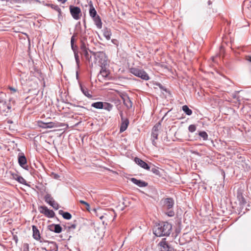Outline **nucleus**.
Listing matches in <instances>:
<instances>
[{
    "instance_id": "nucleus-51",
    "label": "nucleus",
    "mask_w": 251,
    "mask_h": 251,
    "mask_svg": "<svg viewBox=\"0 0 251 251\" xmlns=\"http://www.w3.org/2000/svg\"><path fill=\"white\" fill-rule=\"evenodd\" d=\"M152 140V144L153 146H156V142H155V140H154V139H151Z\"/></svg>"
},
{
    "instance_id": "nucleus-19",
    "label": "nucleus",
    "mask_w": 251,
    "mask_h": 251,
    "mask_svg": "<svg viewBox=\"0 0 251 251\" xmlns=\"http://www.w3.org/2000/svg\"><path fill=\"white\" fill-rule=\"evenodd\" d=\"M123 100V102L125 105L129 109L131 108L132 103L128 97H126V98H122Z\"/></svg>"
},
{
    "instance_id": "nucleus-20",
    "label": "nucleus",
    "mask_w": 251,
    "mask_h": 251,
    "mask_svg": "<svg viewBox=\"0 0 251 251\" xmlns=\"http://www.w3.org/2000/svg\"><path fill=\"white\" fill-rule=\"evenodd\" d=\"M59 214L61 215L64 219L70 220L72 218V215L68 212H64L62 210L59 211Z\"/></svg>"
},
{
    "instance_id": "nucleus-9",
    "label": "nucleus",
    "mask_w": 251,
    "mask_h": 251,
    "mask_svg": "<svg viewBox=\"0 0 251 251\" xmlns=\"http://www.w3.org/2000/svg\"><path fill=\"white\" fill-rule=\"evenodd\" d=\"M134 161L137 164H138L142 168L147 170H150V167L149 165L140 158L136 157L134 158Z\"/></svg>"
},
{
    "instance_id": "nucleus-16",
    "label": "nucleus",
    "mask_w": 251,
    "mask_h": 251,
    "mask_svg": "<svg viewBox=\"0 0 251 251\" xmlns=\"http://www.w3.org/2000/svg\"><path fill=\"white\" fill-rule=\"evenodd\" d=\"M97 28L100 29L102 27V22L99 16L92 18Z\"/></svg>"
},
{
    "instance_id": "nucleus-62",
    "label": "nucleus",
    "mask_w": 251,
    "mask_h": 251,
    "mask_svg": "<svg viewBox=\"0 0 251 251\" xmlns=\"http://www.w3.org/2000/svg\"><path fill=\"white\" fill-rule=\"evenodd\" d=\"M83 22H84V23L85 24V20H84Z\"/></svg>"
},
{
    "instance_id": "nucleus-14",
    "label": "nucleus",
    "mask_w": 251,
    "mask_h": 251,
    "mask_svg": "<svg viewBox=\"0 0 251 251\" xmlns=\"http://www.w3.org/2000/svg\"><path fill=\"white\" fill-rule=\"evenodd\" d=\"M79 86L82 93L87 98H92V95L90 94V91L85 87L79 83Z\"/></svg>"
},
{
    "instance_id": "nucleus-39",
    "label": "nucleus",
    "mask_w": 251,
    "mask_h": 251,
    "mask_svg": "<svg viewBox=\"0 0 251 251\" xmlns=\"http://www.w3.org/2000/svg\"><path fill=\"white\" fill-rule=\"evenodd\" d=\"M50 206H51L55 210H57L59 207V204L55 201H52V203H51Z\"/></svg>"
},
{
    "instance_id": "nucleus-59",
    "label": "nucleus",
    "mask_w": 251,
    "mask_h": 251,
    "mask_svg": "<svg viewBox=\"0 0 251 251\" xmlns=\"http://www.w3.org/2000/svg\"><path fill=\"white\" fill-rule=\"evenodd\" d=\"M7 123H8V124H12V123H13V122H12L11 120H8V121H7Z\"/></svg>"
},
{
    "instance_id": "nucleus-2",
    "label": "nucleus",
    "mask_w": 251,
    "mask_h": 251,
    "mask_svg": "<svg viewBox=\"0 0 251 251\" xmlns=\"http://www.w3.org/2000/svg\"><path fill=\"white\" fill-rule=\"evenodd\" d=\"M161 202L162 205V209L165 214L170 217L174 216L175 212L173 207L175 201L173 199L171 198H165L162 200Z\"/></svg>"
},
{
    "instance_id": "nucleus-30",
    "label": "nucleus",
    "mask_w": 251,
    "mask_h": 251,
    "mask_svg": "<svg viewBox=\"0 0 251 251\" xmlns=\"http://www.w3.org/2000/svg\"><path fill=\"white\" fill-rule=\"evenodd\" d=\"M161 126V122H159L156 123L153 127L151 132L158 133V131Z\"/></svg>"
},
{
    "instance_id": "nucleus-1",
    "label": "nucleus",
    "mask_w": 251,
    "mask_h": 251,
    "mask_svg": "<svg viewBox=\"0 0 251 251\" xmlns=\"http://www.w3.org/2000/svg\"><path fill=\"white\" fill-rule=\"evenodd\" d=\"M172 225L168 222H161L156 224L153 228V233L157 237L168 236L171 232Z\"/></svg>"
},
{
    "instance_id": "nucleus-11",
    "label": "nucleus",
    "mask_w": 251,
    "mask_h": 251,
    "mask_svg": "<svg viewBox=\"0 0 251 251\" xmlns=\"http://www.w3.org/2000/svg\"><path fill=\"white\" fill-rule=\"evenodd\" d=\"M130 180L132 182L140 187H144L148 185L147 182L140 179H137L135 178H131Z\"/></svg>"
},
{
    "instance_id": "nucleus-18",
    "label": "nucleus",
    "mask_w": 251,
    "mask_h": 251,
    "mask_svg": "<svg viewBox=\"0 0 251 251\" xmlns=\"http://www.w3.org/2000/svg\"><path fill=\"white\" fill-rule=\"evenodd\" d=\"M89 49L80 51V53L82 55L84 56L86 61L90 62L91 60V55L88 52Z\"/></svg>"
},
{
    "instance_id": "nucleus-7",
    "label": "nucleus",
    "mask_w": 251,
    "mask_h": 251,
    "mask_svg": "<svg viewBox=\"0 0 251 251\" xmlns=\"http://www.w3.org/2000/svg\"><path fill=\"white\" fill-rule=\"evenodd\" d=\"M160 251H176L166 241V238H163L159 243Z\"/></svg>"
},
{
    "instance_id": "nucleus-21",
    "label": "nucleus",
    "mask_w": 251,
    "mask_h": 251,
    "mask_svg": "<svg viewBox=\"0 0 251 251\" xmlns=\"http://www.w3.org/2000/svg\"><path fill=\"white\" fill-rule=\"evenodd\" d=\"M103 36H104V37L107 40H109L111 38V36L112 33H111L110 29H109L107 28H105L103 30Z\"/></svg>"
},
{
    "instance_id": "nucleus-34",
    "label": "nucleus",
    "mask_w": 251,
    "mask_h": 251,
    "mask_svg": "<svg viewBox=\"0 0 251 251\" xmlns=\"http://www.w3.org/2000/svg\"><path fill=\"white\" fill-rule=\"evenodd\" d=\"M16 180L21 184L25 185H27L26 181L25 180V179L20 176L19 177H17Z\"/></svg>"
},
{
    "instance_id": "nucleus-48",
    "label": "nucleus",
    "mask_w": 251,
    "mask_h": 251,
    "mask_svg": "<svg viewBox=\"0 0 251 251\" xmlns=\"http://www.w3.org/2000/svg\"><path fill=\"white\" fill-rule=\"evenodd\" d=\"M120 116L121 117V120H124V119H126V118H124V116H123V113L122 111H120Z\"/></svg>"
},
{
    "instance_id": "nucleus-26",
    "label": "nucleus",
    "mask_w": 251,
    "mask_h": 251,
    "mask_svg": "<svg viewBox=\"0 0 251 251\" xmlns=\"http://www.w3.org/2000/svg\"><path fill=\"white\" fill-rule=\"evenodd\" d=\"M45 201L47 203L49 204L50 205L51 204V203H52V201H54L52 197H51V195L49 194L45 195Z\"/></svg>"
},
{
    "instance_id": "nucleus-36",
    "label": "nucleus",
    "mask_w": 251,
    "mask_h": 251,
    "mask_svg": "<svg viewBox=\"0 0 251 251\" xmlns=\"http://www.w3.org/2000/svg\"><path fill=\"white\" fill-rule=\"evenodd\" d=\"M39 210H40V212L41 213H43L44 214V215H45V214L46 213V210H48V207L46 206H41L39 207Z\"/></svg>"
},
{
    "instance_id": "nucleus-33",
    "label": "nucleus",
    "mask_w": 251,
    "mask_h": 251,
    "mask_svg": "<svg viewBox=\"0 0 251 251\" xmlns=\"http://www.w3.org/2000/svg\"><path fill=\"white\" fill-rule=\"evenodd\" d=\"M151 172H152L154 174H155V175L158 176H161V173H160V172L159 171V168L154 166L153 167H152L151 169Z\"/></svg>"
},
{
    "instance_id": "nucleus-60",
    "label": "nucleus",
    "mask_w": 251,
    "mask_h": 251,
    "mask_svg": "<svg viewBox=\"0 0 251 251\" xmlns=\"http://www.w3.org/2000/svg\"><path fill=\"white\" fill-rule=\"evenodd\" d=\"M123 204H124V205H125V206H127V205L126 204L125 202H123Z\"/></svg>"
},
{
    "instance_id": "nucleus-6",
    "label": "nucleus",
    "mask_w": 251,
    "mask_h": 251,
    "mask_svg": "<svg viewBox=\"0 0 251 251\" xmlns=\"http://www.w3.org/2000/svg\"><path fill=\"white\" fill-rule=\"evenodd\" d=\"M64 124L60 123L48 122L45 123L43 122H39V126L42 128H48L52 127H62L64 126Z\"/></svg>"
},
{
    "instance_id": "nucleus-25",
    "label": "nucleus",
    "mask_w": 251,
    "mask_h": 251,
    "mask_svg": "<svg viewBox=\"0 0 251 251\" xmlns=\"http://www.w3.org/2000/svg\"><path fill=\"white\" fill-rule=\"evenodd\" d=\"M182 109L187 115L190 116L192 114V110L186 105L182 106Z\"/></svg>"
},
{
    "instance_id": "nucleus-15",
    "label": "nucleus",
    "mask_w": 251,
    "mask_h": 251,
    "mask_svg": "<svg viewBox=\"0 0 251 251\" xmlns=\"http://www.w3.org/2000/svg\"><path fill=\"white\" fill-rule=\"evenodd\" d=\"M90 4L89 5L90 8H89V15L91 17L94 18L95 17L98 16L97 12L96 10H95L93 4L92 3L91 1L90 2Z\"/></svg>"
},
{
    "instance_id": "nucleus-22",
    "label": "nucleus",
    "mask_w": 251,
    "mask_h": 251,
    "mask_svg": "<svg viewBox=\"0 0 251 251\" xmlns=\"http://www.w3.org/2000/svg\"><path fill=\"white\" fill-rule=\"evenodd\" d=\"M103 104H104L103 102L97 101L92 103L91 104V106L96 109H103Z\"/></svg>"
},
{
    "instance_id": "nucleus-50",
    "label": "nucleus",
    "mask_w": 251,
    "mask_h": 251,
    "mask_svg": "<svg viewBox=\"0 0 251 251\" xmlns=\"http://www.w3.org/2000/svg\"><path fill=\"white\" fill-rule=\"evenodd\" d=\"M245 166V170H247L248 171L249 168H250V167L248 166V165L247 164H246V163H244Z\"/></svg>"
},
{
    "instance_id": "nucleus-29",
    "label": "nucleus",
    "mask_w": 251,
    "mask_h": 251,
    "mask_svg": "<svg viewBox=\"0 0 251 251\" xmlns=\"http://www.w3.org/2000/svg\"><path fill=\"white\" fill-rule=\"evenodd\" d=\"M46 213L45 214V215L48 218H53L55 215L54 212L52 210H50L48 209V210H46Z\"/></svg>"
},
{
    "instance_id": "nucleus-55",
    "label": "nucleus",
    "mask_w": 251,
    "mask_h": 251,
    "mask_svg": "<svg viewBox=\"0 0 251 251\" xmlns=\"http://www.w3.org/2000/svg\"><path fill=\"white\" fill-rule=\"evenodd\" d=\"M14 239L15 241H16V242L17 243V241H18V237H17V236H14Z\"/></svg>"
},
{
    "instance_id": "nucleus-4",
    "label": "nucleus",
    "mask_w": 251,
    "mask_h": 251,
    "mask_svg": "<svg viewBox=\"0 0 251 251\" xmlns=\"http://www.w3.org/2000/svg\"><path fill=\"white\" fill-rule=\"evenodd\" d=\"M129 71L134 75L140 77L143 80H148L150 78L148 74L143 69L132 67L129 68Z\"/></svg>"
},
{
    "instance_id": "nucleus-47",
    "label": "nucleus",
    "mask_w": 251,
    "mask_h": 251,
    "mask_svg": "<svg viewBox=\"0 0 251 251\" xmlns=\"http://www.w3.org/2000/svg\"><path fill=\"white\" fill-rule=\"evenodd\" d=\"M40 241V243H47L48 244H49V242H50V241H46V240H44L43 239H41L40 238V240H39Z\"/></svg>"
},
{
    "instance_id": "nucleus-58",
    "label": "nucleus",
    "mask_w": 251,
    "mask_h": 251,
    "mask_svg": "<svg viewBox=\"0 0 251 251\" xmlns=\"http://www.w3.org/2000/svg\"><path fill=\"white\" fill-rule=\"evenodd\" d=\"M4 102L3 100L2 99H1V98H0V103H3Z\"/></svg>"
},
{
    "instance_id": "nucleus-54",
    "label": "nucleus",
    "mask_w": 251,
    "mask_h": 251,
    "mask_svg": "<svg viewBox=\"0 0 251 251\" xmlns=\"http://www.w3.org/2000/svg\"><path fill=\"white\" fill-rule=\"evenodd\" d=\"M76 77L77 79H78V70L77 69V71L76 72Z\"/></svg>"
},
{
    "instance_id": "nucleus-57",
    "label": "nucleus",
    "mask_w": 251,
    "mask_h": 251,
    "mask_svg": "<svg viewBox=\"0 0 251 251\" xmlns=\"http://www.w3.org/2000/svg\"><path fill=\"white\" fill-rule=\"evenodd\" d=\"M58 177H59V176L58 175H57V174L54 175V178H58Z\"/></svg>"
},
{
    "instance_id": "nucleus-61",
    "label": "nucleus",
    "mask_w": 251,
    "mask_h": 251,
    "mask_svg": "<svg viewBox=\"0 0 251 251\" xmlns=\"http://www.w3.org/2000/svg\"><path fill=\"white\" fill-rule=\"evenodd\" d=\"M7 108H8V109H10V108H11V107H10V106H8Z\"/></svg>"
},
{
    "instance_id": "nucleus-10",
    "label": "nucleus",
    "mask_w": 251,
    "mask_h": 251,
    "mask_svg": "<svg viewBox=\"0 0 251 251\" xmlns=\"http://www.w3.org/2000/svg\"><path fill=\"white\" fill-rule=\"evenodd\" d=\"M48 229L51 231L54 232L56 233H59L61 232L62 228L59 224H52L48 226Z\"/></svg>"
},
{
    "instance_id": "nucleus-12",
    "label": "nucleus",
    "mask_w": 251,
    "mask_h": 251,
    "mask_svg": "<svg viewBox=\"0 0 251 251\" xmlns=\"http://www.w3.org/2000/svg\"><path fill=\"white\" fill-rule=\"evenodd\" d=\"M121 121L122 123L121 124L120 131V132H123L127 129L128 125L129 124V120L127 118L124 120H122Z\"/></svg>"
},
{
    "instance_id": "nucleus-32",
    "label": "nucleus",
    "mask_w": 251,
    "mask_h": 251,
    "mask_svg": "<svg viewBox=\"0 0 251 251\" xmlns=\"http://www.w3.org/2000/svg\"><path fill=\"white\" fill-rule=\"evenodd\" d=\"M74 42H75V36L73 35L71 37V45L72 49L73 50L74 52L77 51H76L77 46L74 45Z\"/></svg>"
},
{
    "instance_id": "nucleus-5",
    "label": "nucleus",
    "mask_w": 251,
    "mask_h": 251,
    "mask_svg": "<svg viewBox=\"0 0 251 251\" xmlns=\"http://www.w3.org/2000/svg\"><path fill=\"white\" fill-rule=\"evenodd\" d=\"M69 8L70 13L73 18L75 20L80 19L81 16V11L80 8L77 6L73 5H70Z\"/></svg>"
},
{
    "instance_id": "nucleus-43",
    "label": "nucleus",
    "mask_w": 251,
    "mask_h": 251,
    "mask_svg": "<svg viewBox=\"0 0 251 251\" xmlns=\"http://www.w3.org/2000/svg\"><path fill=\"white\" fill-rule=\"evenodd\" d=\"M157 85L162 90L167 92V89L163 86L160 83L157 84Z\"/></svg>"
},
{
    "instance_id": "nucleus-17",
    "label": "nucleus",
    "mask_w": 251,
    "mask_h": 251,
    "mask_svg": "<svg viewBox=\"0 0 251 251\" xmlns=\"http://www.w3.org/2000/svg\"><path fill=\"white\" fill-rule=\"evenodd\" d=\"M101 69L100 71V74L101 76L104 78H106L109 75V72L107 70L105 66H101Z\"/></svg>"
},
{
    "instance_id": "nucleus-38",
    "label": "nucleus",
    "mask_w": 251,
    "mask_h": 251,
    "mask_svg": "<svg viewBox=\"0 0 251 251\" xmlns=\"http://www.w3.org/2000/svg\"><path fill=\"white\" fill-rule=\"evenodd\" d=\"M49 5L50 6L51 8H52L54 10H56L58 12H60V7L57 5H55V4H50Z\"/></svg>"
},
{
    "instance_id": "nucleus-49",
    "label": "nucleus",
    "mask_w": 251,
    "mask_h": 251,
    "mask_svg": "<svg viewBox=\"0 0 251 251\" xmlns=\"http://www.w3.org/2000/svg\"><path fill=\"white\" fill-rule=\"evenodd\" d=\"M70 105H72L73 106H75V107H81V108H85V107H84L83 106H80V105H76L75 104L70 103Z\"/></svg>"
},
{
    "instance_id": "nucleus-40",
    "label": "nucleus",
    "mask_w": 251,
    "mask_h": 251,
    "mask_svg": "<svg viewBox=\"0 0 251 251\" xmlns=\"http://www.w3.org/2000/svg\"><path fill=\"white\" fill-rule=\"evenodd\" d=\"M238 197L240 200V202L241 203V204H244L246 203L245 199L242 195L238 196Z\"/></svg>"
},
{
    "instance_id": "nucleus-45",
    "label": "nucleus",
    "mask_w": 251,
    "mask_h": 251,
    "mask_svg": "<svg viewBox=\"0 0 251 251\" xmlns=\"http://www.w3.org/2000/svg\"><path fill=\"white\" fill-rule=\"evenodd\" d=\"M245 59L246 60L251 63V55H246L245 56Z\"/></svg>"
},
{
    "instance_id": "nucleus-13",
    "label": "nucleus",
    "mask_w": 251,
    "mask_h": 251,
    "mask_svg": "<svg viewBox=\"0 0 251 251\" xmlns=\"http://www.w3.org/2000/svg\"><path fill=\"white\" fill-rule=\"evenodd\" d=\"M33 237L36 240H40L41 236L38 229L35 226H32Z\"/></svg>"
},
{
    "instance_id": "nucleus-35",
    "label": "nucleus",
    "mask_w": 251,
    "mask_h": 251,
    "mask_svg": "<svg viewBox=\"0 0 251 251\" xmlns=\"http://www.w3.org/2000/svg\"><path fill=\"white\" fill-rule=\"evenodd\" d=\"M76 224L74 222L72 224H68L67 226H66V228L68 229V230L71 231L72 229H74L76 228Z\"/></svg>"
},
{
    "instance_id": "nucleus-8",
    "label": "nucleus",
    "mask_w": 251,
    "mask_h": 251,
    "mask_svg": "<svg viewBox=\"0 0 251 251\" xmlns=\"http://www.w3.org/2000/svg\"><path fill=\"white\" fill-rule=\"evenodd\" d=\"M18 163L19 165L23 169L26 170H28V166L27 165V160L23 153H19Z\"/></svg>"
},
{
    "instance_id": "nucleus-23",
    "label": "nucleus",
    "mask_w": 251,
    "mask_h": 251,
    "mask_svg": "<svg viewBox=\"0 0 251 251\" xmlns=\"http://www.w3.org/2000/svg\"><path fill=\"white\" fill-rule=\"evenodd\" d=\"M49 246H50V251H57L58 245L56 242L50 241L49 242Z\"/></svg>"
},
{
    "instance_id": "nucleus-56",
    "label": "nucleus",
    "mask_w": 251,
    "mask_h": 251,
    "mask_svg": "<svg viewBox=\"0 0 251 251\" xmlns=\"http://www.w3.org/2000/svg\"><path fill=\"white\" fill-rule=\"evenodd\" d=\"M58 16L59 18L61 16V10L60 9V12H58Z\"/></svg>"
},
{
    "instance_id": "nucleus-52",
    "label": "nucleus",
    "mask_w": 251,
    "mask_h": 251,
    "mask_svg": "<svg viewBox=\"0 0 251 251\" xmlns=\"http://www.w3.org/2000/svg\"><path fill=\"white\" fill-rule=\"evenodd\" d=\"M41 249L42 251H48V250L47 249V248L46 247H42L41 248Z\"/></svg>"
},
{
    "instance_id": "nucleus-28",
    "label": "nucleus",
    "mask_w": 251,
    "mask_h": 251,
    "mask_svg": "<svg viewBox=\"0 0 251 251\" xmlns=\"http://www.w3.org/2000/svg\"><path fill=\"white\" fill-rule=\"evenodd\" d=\"M74 56L76 64V69L78 70L79 69L80 60L77 51L74 52Z\"/></svg>"
},
{
    "instance_id": "nucleus-46",
    "label": "nucleus",
    "mask_w": 251,
    "mask_h": 251,
    "mask_svg": "<svg viewBox=\"0 0 251 251\" xmlns=\"http://www.w3.org/2000/svg\"><path fill=\"white\" fill-rule=\"evenodd\" d=\"M9 90L12 91L13 93H15L17 92V90L16 89H15V88L14 87H9Z\"/></svg>"
},
{
    "instance_id": "nucleus-41",
    "label": "nucleus",
    "mask_w": 251,
    "mask_h": 251,
    "mask_svg": "<svg viewBox=\"0 0 251 251\" xmlns=\"http://www.w3.org/2000/svg\"><path fill=\"white\" fill-rule=\"evenodd\" d=\"M79 202L83 204H84L86 205V208L87 209V210H89V209L90 208V205L88 204V203H87V202L83 201V200H80L79 201Z\"/></svg>"
},
{
    "instance_id": "nucleus-42",
    "label": "nucleus",
    "mask_w": 251,
    "mask_h": 251,
    "mask_svg": "<svg viewBox=\"0 0 251 251\" xmlns=\"http://www.w3.org/2000/svg\"><path fill=\"white\" fill-rule=\"evenodd\" d=\"M158 133L151 132V139L156 140L158 138Z\"/></svg>"
},
{
    "instance_id": "nucleus-44",
    "label": "nucleus",
    "mask_w": 251,
    "mask_h": 251,
    "mask_svg": "<svg viewBox=\"0 0 251 251\" xmlns=\"http://www.w3.org/2000/svg\"><path fill=\"white\" fill-rule=\"evenodd\" d=\"M11 176H12V178L16 180H17V177L20 176L18 174L15 173H11Z\"/></svg>"
},
{
    "instance_id": "nucleus-24",
    "label": "nucleus",
    "mask_w": 251,
    "mask_h": 251,
    "mask_svg": "<svg viewBox=\"0 0 251 251\" xmlns=\"http://www.w3.org/2000/svg\"><path fill=\"white\" fill-rule=\"evenodd\" d=\"M87 45L86 40L84 39L81 40L80 45V51L88 50V48L87 47Z\"/></svg>"
},
{
    "instance_id": "nucleus-3",
    "label": "nucleus",
    "mask_w": 251,
    "mask_h": 251,
    "mask_svg": "<svg viewBox=\"0 0 251 251\" xmlns=\"http://www.w3.org/2000/svg\"><path fill=\"white\" fill-rule=\"evenodd\" d=\"M94 56L95 58L97 60L100 66H106L107 64V58L105 53L103 51L93 52L89 51Z\"/></svg>"
},
{
    "instance_id": "nucleus-27",
    "label": "nucleus",
    "mask_w": 251,
    "mask_h": 251,
    "mask_svg": "<svg viewBox=\"0 0 251 251\" xmlns=\"http://www.w3.org/2000/svg\"><path fill=\"white\" fill-rule=\"evenodd\" d=\"M104 103V104H103V109L108 111H110L113 107V105L110 103H108V102H103Z\"/></svg>"
},
{
    "instance_id": "nucleus-37",
    "label": "nucleus",
    "mask_w": 251,
    "mask_h": 251,
    "mask_svg": "<svg viewBox=\"0 0 251 251\" xmlns=\"http://www.w3.org/2000/svg\"><path fill=\"white\" fill-rule=\"evenodd\" d=\"M188 130L190 132H194L196 130V126L194 125H191L188 127Z\"/></svg>"
},
{
    "instance_id": "nucleus-31",
    "label": "nucleus",
    "mask_w": 251,
    "mask_h": 251,
    "mask_svg": "<svg viewBox=\"0 0 251 251\" xmlns=\"http://www.w3.org/2000/svg\"><path fill=\"white\" fill-rule=\"evenodd\" d=\"M199 135L201 138H202L203 140L204 141H206L208 140V135L207 133L204 131H200L199 133Z\"/></svg>"
},
{
    "instance_id": "nucleus-53",
    "label": "nucleus",
    "mask_w": 251,
    "mask_h": 251,
    "mask_svg": "<svg viewBox=\"0 0 251 251\" xmlns=\"http://www.w3.org/2000/svg\"><path fill=\"white\" fill-rule=\"evenodd\" d=\"M58 1L61 2L62 3H65L67 0H57Z\"/></svg>"
}]
</instances>
